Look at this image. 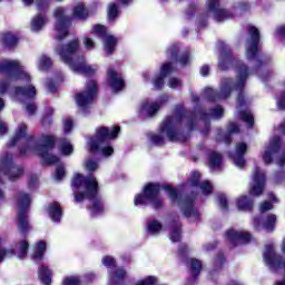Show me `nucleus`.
<instances>
[{
  "mask_svg": "<svg viewBox=\"0 0 285 285\" xmlns=\"http://www.w3.org/2000/svg\"><path fill=\"white\" fill-rule=\"evenodd\" d=\"M27 128L28 127L26 124H21L8 146H17V144H22L23 147L20 149L21 155L35 153L36 155H39V157H41L47 164H57V161H59V157L50 154V150L55 148V137L50 135L42 136L39 144H37L35 138L31 136L26 137Z\"/></svg>",
  "mask_w": 285,
  "mask_h": 285,
  "instance_id": "1",
  "label": "nucleus"
},
{
  "mask_svg": "<svg viewBox=\"0 0 285 285\" xmlns=\"http://www.w3.org/2000/svg\"><path fill=\"white\" fill-rule=\"evenodd\" d=\"M71 186L76 202H83V199L91 202V215H99L104 210L101 199L97 197L99 195V183H97V178L94 176L86 178L81 174H75Z\"/></svg>",
  "mask_w": 285,
  "mask_h": 285,
  "instance_id": "2",
  "label": "nucleus"
},
{
  "mask_svg": "<svg viewBox=\"0 0 285 285\" xmlns=\"http://www.w3.org/2000/svg\"><path fill=\"white\" fill-rule=\"evenodd\" d=\"M79 38H75L65 46H58L56 48V52L59 55L62 61L69 66L72 72L87 76L95 75V72H97V66L86 65L83 57H77V52H79Z\"/></svg>",
  "mask_w": 285,
  "mask_h": 285,
  "instance_id": "3",
  "label": "nucleus"
},
{
  "mask_svg": "<svg viewBox=\"0 0 285 285\" xmlns=\"http://www.w3.org/2000/svg\"><path fill=\"white\" fill-rule=\"evenodd\" d=\"M0 73L7 75V80H0V95H6L10 83L14 81H24L28 83L31 78L30 73L26 71V68L19 60H1L0 61Z\"/></svg>",
  "mask_w": 285,
  "mask_h": 285,
  "instance_id": "4",
  "label": "nucleus"
},
{
  "mask_svg": "<svg viewBox=\"0 0 285 285\" xmlns=\"http://www.w3.org/2000/svg\"><path fill=\"white\" fill-rule=\"evenodd\" d=\"M236 72H237V80L233 85V88L235 90H238L239 92L238 99H237V112L240 119H243V121H245V124H247L249 128H253V124H255L253 114L248 109H245L242 111V108H246V100H244V95L242 94V90H244L246 79H248V68L246 67V65H238L236 68Z\"/></svg>",
  "mask_w": 285,
  "mask_h": 285,
  "instance_id": "5",
  "label": "nucleus"
},
{
  "mask_svg": "<svg viewBox=\"0 0 285 285\" xmlns=\"http://www.w3.org/2000/svg\"><path fill=\"white\" fill-rule=\"evenodd\" d=\"M121 128L119 126H115L111 129L106 128V127H100L96 130V137L91 138L88 142V146L90 148L91 153H97V150H101L102 155L105 157H110L112 153H115V149L110 146L102 147L106 141H110V139H115Z\"/></svg>",
  "mask_w": 285,
  "mask_h": 285,
  "instance_id": "6",
  "label": "nucleus"
},
{
  "mask_svg": "<svg viewBox=\"0 0 285 285\" xmlns=\"http://www.w3.org/2000/svg\"><path fill=\"white\" fill-rule=\"evenodd\" d=\"M164 190L168 195L171 204L178 206L185 217H188L191 222H197L199 212L195 208V200L193 198L179 196L177 189L171 186L164 187Z\"/></svg>",
  "mask_w": 285,
  "mask_h": 285,
  "instance_id": "7",
  "label": "nucleus"
},
{
  "mask_svg": "<svg viewBox=\"0 0 285 285\" xmlns=\"http://www.w3.org/2000/svg\"><path fill=\"white\" fill-rule=\"evenodd\" d=\"M179 124H187L188 128H193V118H190L188 112L184 111V109L175 114L174 117H168L166 121L163 122L160 126L161 135H166L169 141H177L179 137H177L175 129Z\"/></svg>",
  "mask_w": 285,
  "mask_h": 285,
  "instance_id": "8",
  "label": "nucleus"
},
{
  "mask_svg": "<svg viewBox=\"0 0 285 285\" xmlns=\"http://www.w3.org/2000/svg\"><path fill=\"white\" fill-rule=\"evenodd\" d=\"M159 190H161V186L159 184H148L144 188L142 194H138L135 197V206H146L147 204H151L153 208H161V206H164V202L161 198H158Z\"/></svg>",
  "mask_w": 285,
  "mask_h": 285,
  "instance_id": "9",
  "label": "nucleus"
},
{
  "mask_svg": "<svg viewBox=\"0 0 285 285\" xmlns=\"http://www.w3.org/2000/svg\"><path fill=\"white\" fill-rule=\"evenodd\" d=\"M273 159L278 166H284L285 164V145L277 136L269 140L263 154V161L265 164H273Z\"/></svg>",
  "mask_w": 285,
  "mask_h": 285,
  "instance_id": "10",
  "label": "nucleus"
},
{
  "mask_svg": "<svg viewBox=\"0 0 285 285\" xmlns=\"http://www.w3.org/2000/svg\"><path fill=\"white\" fill-rule=\"evenodd\" d=\"M32 199L30 195L19 191L16 197V204L18 206V228L20 233L26 235L27 230H30V225L28 224V209L30 208V203Z\"/></svg>",
  "mask_w": 285,
  "mask_h": 285,
  "instance_id": "11",
  "label": "nucleus"
},
{
  "mask_svg": "<svg viewBox=\"0 0 285 285\" xmlns=\"http://www.w3.org/2000/svg\"><path fill=\"white\" fill-rule=\"evenodd\" d=\"M55 35L58 41H63L68 37V28H70V16L66 13L65 9L58 8L55 10Z\"/></svg>",
  "mask_w": 285,
  "mask_h": 285,
  "instance_id": "12",
  "label": "nucleus"
},
{
  "mask_svg": "<svg viewBox=\"0 0 285 285\" xmlns=\"http://www.w3.org/2000/svg\"><path fill=\"white\" fill-rule=\"evenodd\" d=\"M95 97H97V81H87L85 91L76 96V102L79 109L83 112L86 108H90L91 104H95Z\"/></svg>",
  "mask_w": 285,
  "mask_h": 285,
  "instance_id": "13",
  "label": "nucleus"
},
{
  "mask_svg": "<svg viewBox=\"0 0 285 285\" xmlns=\"http://www.w3.org/2000/svg\"><path fill=\"white\" fill-rule=\"evenodd\" d=\"M0 173H3L11 181H14V179H19L23 175V168L14 166L11 154L3 153L0 157Z\"/></svg>",
  "mask_w": 285,
  "mask_h": 285,
  "instance_id": "14",
  "label": "nucleus"
},
{
  "mask_svg": "<svg viewBox=\"0 0 285 285\" xmlns=\"http://www.w3.org/2000/svg\"><path fill=\"white\" fill-rule=\"evenodd\" d=\"M204 92L205 97L210 99V101H224V99H228V97H230V92H233V80L224 78L220 82L219 92L213 90V88H206Z\"/></svg>",
  "mask_w": 285,
  "mask_h": 285,
  "instance_id": "15",
  "label": "nucleus"
},
{
  "mask_svg": "<svg viewBox=\"0 0 285 285\" xmlns=\"http://www.w3.org/2000/svg\"><path fill=\"white\" fill-rule=\"evenodd\" d=\"M91 35H96V37H100V39L104 40V48L107 55H112V52H115V48H117V38L108 33L106 27L100 24L94 26Z\"/></svg>",
  "mask_w": 285,
  "mask_h": 285,
  "instance_id": "16",
  "label": "nucleus"
},
{
  "mask_svg": "<svg viewBox=\"0 0 285 285\" xmlns=\"http://www.w3.org/2000/svg\"><path fill=\"white\" fill-rule=\"evenodd\" d=\"M207 17H213L216 21H226V19H230L233 13L222 9L220 0H207Z\"/></svg>",
  "mask_w": 285,
  "mask_h": 285,
  "instance_id": "17",
  "label": "nucleus"
},
{
  "mask_svg": "<svg viewBox=\"0 0 285 285\" xmlns=\"http://www.w3.org/2000/svg\"><path fill=\"white\" fill-rule=\"evenodd\" d=\"M248 35L249 39L246 46L247 59H255L259 52V30L254 26H249Z\"/></svg>",
  "mask_w": 285,
  "mask_h": 285,
  "instance_id": "18",
  "label": "nucleus"
},
{
  "mask_svg": "<svg viewBox=\"0 0 285 285\" xmlns=\"http://www.w3.org/2000/svg\"><path fill=\"white\" fill-rule=\"evenodd\" d=\"M168 101V96H164L160 100L158 101H149L145 100L141 102L140 108H139V115L142 118L146 117H153L154 115H157L161 106Z\"/></svg>",
  "mask_w": 285,
  "mask_h": 285,
  "instance_id": "19",
  "label": "nucleus"
},
{
  "mask_svg": "<svg viewBox=\"0 0 285 285\" xmlns=\"http://www.w3.org/2000/svg\"><path fill=\"white\" fill-rule=\"evenodd\" d=\"M264 188H266V176L264 171H262L259 168H256L253 174L249 195H252V197H259V195L264 193Z\"/></svg>",
  "mask_w": 285,
  "mask_h": 285,
  "instance_id": "20",
  "label": "nucleus"
},
{
  "mask_svg": "<svg viewBox=\"0 0 285 285\" xmlns=\"http://www.w3.org/2000/svg\"><path fill=\"white\" fill-rule=\"evenodd\" d=\"M226 239H228L234 246H237L238 244H246L247 242H250V234L244 230L230 229L226 233Z\"/></svg>",
  "mask_w": 285,
  "mask_h": 285,
  "instance_id": "21",
  "label": "nucleus"
},
{
  "mask_svg": "<svg viewBox=\"0 0 285 285\" xmlns=\"http://www.w3.org/2000/svg\"><path fill=\"white\" fill-rule=\"evenodd\" d=\"M108 75V86H110L112 92H121L125 88L124 78L117 71L109 69Z\"/></svg>",
  "mask_w": 285,
  "mask_h": 285,
  "instance_id": "22",
  "label": "nucleus"
},
{
  "mask_svg": "<svg viewBox=\"0 0 285 285\" xmlns=\"http://www.w3.org/2000/svg\"><path fill=\"white\" fill-rule=\"evenodd\" d=\"M37 95V89L32 85L24 88H16L13 98L16 101H28V99H33Z\"/></svg>",
  "mask_w": 285,
  "mask_h": 285,
  "instance_id": "23",
  "label": "nucleus"
},
{
  "mask_svg": "<svg viewBox=\"0 0 285 285\" xmlns=\"http://www.w3.org/2000/svg\"><path fill=\"white\" fill-rule=\"evenodd\" d=\"M171 72H175V67H173V63L167 62L163 65L160 69V73L158 77H156L153 81L154 87L159 90L160 88L164 87V78L168 77Z\"/></svg>",
  "mask_w": 285,
  "mask_h": 285,
  "instance_id": "24",
  "label": "nucleus"
},
{
  "mask_svg": "<svg viewBox=\"0 0 285 285\" xmlns=\"http://www.w3.org/2000/svg\"><path fill=\"white\" fill-rule=\"evenodd\" d=\"M275 222H277V216L275 215H269L267 219L262 224V219L259 218H254V228L256 230H264L271 232L275 228Z\"/></svg>",
  "mask_w": 285,
  "mask_h": 285,
  "instance_id": "25",
  "label": "nucleus"
},
{
  "mask_svg": "<svg viewBox=\"0 0 285 285\" xmlns=\"http://www.w3.org/2000/svg\"><path fill=\"white\" fill-rule=\"evenodd\" d=\"M246 144L240 142L236 146V153L233 156V160L235 166H237V168H244V166H246V160L244 159V155L246 154Z\"/></svg>",
  "mask_w": 285,
  "mask_h": 285,
  "instance_id": "26",
  "label": "nucleus"
},
{
  "mask_svg": "<svg viewBox=\"0 0 285 285\" xmlns=\"http://www.w3.org/2000/svg\"><path fill=\"white\" fill-rule=\"evenodd\" d=\"M48 214L52 222H61L62 212L59 203L50 204L48 208Z\"/></svg>",
  "mask_w": 285,
  "mask_h": 285,
  "instance_id": "27",
  "label": "nucleus"
},
{
  "mask_svg": "<svg viewBox=\"0 0 285 285\" xmlns=\"http://www.w3.org/2000/svg\"><path fill=\"white\" fill-rule=\"evenodd\" d=\"M210 170H219L222 168V156L215 151L209 154Z\"/></svg>",
  "mask_w": 285,
  "mask_h": 285,
  "instance_id": "28",
  "label": "nucleus"
},
{
  "mask_svg": "<svg viewBox=\"0 0 285 285\" xmlns=\"http://www.w3.org/2000/svg\"><path fill=\"white\" fill-rule=\"evenodd\" d=\"M39 279L43 285L52 284V273L46 267L39 268Z\"/></svg>",
  "mask_w": 285,
  "mask_h": 285,
  "instance_id": "29",
  "label": "nucleus"
},
{
  "mask_svg": "<svg viewBox=\"0 0 285 285\" xmlns=\"http://www.w3.org/2000/svg\"><path fill=\"white\" fill-rule=\"evenodd\" d=\"M47 21L48 20H46V17L41 14L36 16L31 20V30H33V32H39V30L46 26Z\"/></svg>",
  "mask_w": 285,
  "mask_h": 285,
  "instance_id": "30",
  "label": "nucleus"
},
{
  "mask_svg": "<svg viewBox=\"0 0 285 285\" xmlns=\"http://www.w3.org/2000/svg\"><path fill=\"white\" fill-rule=\"evenodd\" d=\"M237 207L239 210H253V199L248 196H240L237 199Z\"/></svg>",
  "mask_w": 285,
  "mask_h": 285,
  "instance_id": "31",
  "label": "nucleus"
},
{
  "mask_svg": "<svg viewBox=\"0 0 285 285\" xmlns=\"http://www.w3.org/2000/svg\"><path fill=\"white\" fill-rule=\"evenodd\" d=\"M43 253H46V243L40 242L33 249V254H32L33 262H41V259H43Z\"/></svg>",
  "mask_w": 285,
  "mask_h": 285,
  "instance_id": "32",
  "label": "nucleus"
},
{
  "mask_svg": "<svg viewBox=\"0 0 285 285\" xmlns=\"http://www.w3.org/2000/svg\"><path fill=\"white\" fill-rule=\"evenodd\" d=\"M28 240H21L18 245H16V255L18 259H23L28 255Z\"/></svg>",
  "mask_w": 285,
  "mask_h": 285,
  "instance_id": "33",
  "label": "nucleus"
},
{
  "mask_svg": "<svg viewBox=\"0 0 285 285\" xmlns=\"http://www.w3.org/2000/svg\"><path fill=\"white\" fill-rule=\"evenodd\" d=\"M126 277L124 269L109 271V279L112 284H119Z\"/></svg>",
  "mask_w": 285,
  "mask_h": 285,
  "instance_id": "34",
  "label": "nucleus"
},
{
  "mask_svg": "<svg viewBox=\"0 0 285 285\" xmlns=\"http://www.w3.org/2000/svg\"><path fill=\"white\" fill-rule=\"evenodd\" d=\"M75 19H86L88 18V9L83 3H79L73 8Z\"/></svg>",
  "mask_w": 285,
  "mask_h": 285,
  "instance_id": "35",
  "label": "nucleus"
},
{
  "mask_svg": "<svg viewBox=\"0 0 285 285\" xmlns=\"http://www.w3.org/2000/svg\"><path fill=\"white\" fill-rule=\"evenodd\" d=\"M2 42L4 46H7V48H14V45L19 42V38L12 33H4L2 36Z\"/></svg>",
  "mask_w": 285,
  "mask_h": 285,
  "instance_id": "36",
  "label": "nucleus"
},
{
  "mask_svg": "<svg viewBox=\"0 0 285 285\" xmlns=\"http://www.w3.org/2000/svg\"><path fill=\"white\" fill-rule=\"evenodd\" d=\"M59 150L65 156L72 155V150H73L72 144H70V141L66 139H61L59 145Z\"/></svg>",
  "mask_w": 285,
  "mask_h": 285,
  "instance_id": "37",
  "label": "nucleus"
},
{
  "mask_svg": "<svg viewBox=\"0 0 285 285\" xmlns=\"http://www.w3.org/2000/svg\"><path fill=\"white\" fill-rule=\"evenodd\" d=\"M52 66V60L48 56H41L38 60V69L41 71L48 70Z\"/></svg>",
  "mask_w": 285,
  "mask_h": 285,
  "instance_id": "38",
  "label": "nucleus"
},
{
  "mask_svg": "<svg viewBox=\"0 0 285 285\" xmlns=\"http://www.w3.org/2000/svg\"><path fill=\"white\" fill-rule=\"evenodd\" d=\"M229 59L230 52H228L226 49H223L218 61L220 70H226V63H228Z\"/></svg>",
  "mask_w": 285,
  "mask_h": 285,
  "instance_id": "39",
  "label": "nucleus"
},
{
  "mask_svg": "<svg viewBox=\"0 0 285 285\" xmlns=\"http://www.w3.org/2000/svg\"><path fill=\"white\" fill-rule=\"evenodd\" d=\"M220 117H224V109L218 106L208 116L203 117V119H220Z\"/></svg>",
  "mask_w": 285,
  "mask_h": 285,
  "instance_id": "40",
  "label": "nucleus"
},
{
  "mask_svg": "<svg viewBox=\"0 0 285 285\" xmlns=\"http://www.w3.org/2000/svg\"><path fill=\"white\" fill-rule=\"evenodd\" d=\"M119 17V8L116 3H110L108 7V19L109 21H115Z\"/></svg>",
  "mask_w": 285,
  "mask_h": 285,
  "instance_id": "41",
  "label": "nucleus"
},
{
  "mask_svg": "<svg viewBox=\"0 0 285 285\" xmlns=\"http://www.w3.org/2000/svg\"><path fill=\"white\" fill-rule=\"evenodd\" d=\"M190 268H191V275L196 277V275H199V273H202V262L193 258L190 261Z\"/></svg>",
  "mask_w": 285,
  "mask_h": 285,
  "instance_id": "42",
  "label": "nucleus"
},
{
  "mask_svg": "<svg viewBox=\"0 0 285 285\" xmlns=\"http://www.w3.org/2000/svg\"><path fill=\"white\" fill-rule=\"evenodd\" d=\"M147 230L151 234V235H157V233H159V230H161V223L154 220L150 222L147 225Z\"/></svg>",
  "mask_w": 285,
  "mask_h": 285,
  "instance_id": "43",
  "label": "nucleus"
},
{
  "mask_svg": "<svg viewBox=\"0 0 285 285\" xmlns=\"http://www.w3.org/2000/svg\"><path fill=\"white\" fill-rule=\"evenodd\" d=\"M199 178H200L199 173L197 171L191 173V176L187 181L188 186H191V187L199 186Z\"/></svg>",
  "mask_w": 285,
  "mask_h": 285,
  "instance_id": "44",
  "label": "nucleus"
},
{
  "mask_svg": "<svg viewBox=\"0 0 285 285\" xmlns=\"http://www.w3.org/2000/svg\"><path fill=\"white\" fill-rule=\"evenodd\" d=\"M169 239L171 242H179L181 239V232L179 230V226L174 227L171 229V234H170Z\"/></svg>",
  "mask_w": 285,
  "mask_h": 285,
  "instance_id": "45",
  "label": "nucleus"
},
{
  "mask_svg": "<svg viewBox=\"0 0 285 285\" xmlns=\"http://www.w3.org/2000/svg\"><path fill=\"white\" fill-rule=\"evenodd\" d=\"M199 188L203 193V195H210V193H213V185H210V183L208 181H204L199 185Z\"/></svg>",
  "mask_w": 285,
  "mask_h": 285,
  "instance_id": "46",
  "label": "nucleus"
},
{
  "mask_svg": "<svg viewBox=\"0 0 285 285\" xmlns=\"http://www.w3.org/2000/svg\"><path fill=\"white\" fill-rule=\"evenodd\" d=\"M155 284H157V277H154V276H148L136 283V285H155Z\"/></svg>",
  "mask_w": 285,
  "mask_h": 285,
  "instance_id": "47",
  "label": "nucleus"
},
{
  "mask_svg": "<svg viewBox=\"0 0 285 285\" xmlns=\"http://www.w3.org/2000/svg\"><path fill=\"white\" fill-rule=\"evenodd\" d=\"M62 285H79V276H67L62 281Z\"/></svg>",
  "mask_w": 285,
  "mask_h": 285,
  "instance_id": "48",
  "label": "nucleus"
},
{
  "mask_svg": "<svg viewBox=\"0 0 285 285\" xmlns=\"http://www.w3.org/2000/svg\"><path fill=\"white\" fill-rule=\"evenodd\" d=\"M168 86L171 89H179V88H181L183 83L179 80V78H170L168 81Z\"/></svg>",
  "mask_w": 285,
  "mask_h": 285,
  "instance_id": "49",
  "label": "nucleus"
},
{
  "mask_svg": "<svg viewBox=\"0 0 285 285\" xmlns=\"http://www.w3.org/2000/svg\"><path fill=\"white\" fill-rule=\"evenodd\" d=\"M102 264L104 266H106L107 268H115V258L110 257V256H106L102 258Z\"/></svg>",
  "mask_w": 285,
  "mask_h": 285,
  "instance_id": "50",
  "label": "nucleus"
},
{
  "mask_svg": "<svg viewBox=\"0 0 285 285\" xmlns=\"http://www.w3.org/2000/svg\"><path fill=\"white\" fill-rule=\"evenodd\" d=\"M97 168H99V164L97 161H95L94 159L87 160V164H86L87 170L92 173V171L97 170Z\"/></svg>",
  "mask_w": 285,
  "mask_h": 285,
  "instance_id": "51",
  "label": "nucleus"
},
{
  "mask_svg": "<svg viewBox=\"0 0 285 285\" xmlns=\"http://www.w3.org/2000/svg\"><path fill=\"white\" fill-rule=\"evenodd\" d=\"M65 175H66V169L63 168V166L59 165L56 169V180L61 181Z\"/></svg>",
  "mask_w": 285,
  "mask_h": 285,
  "instance_id": "52",
  "label": "nucleus"
},
{
  "mask_svg": "<svg viewBox=\"0 0 285 285\" xmlns=\"http://www.w3.org/2000/svg\"><path fill=\"white\" fill-rule=\"evenodd\" d=\"M82 43L87 50H95V40L92 38L86 37Z\"/></svg>",
  "mask_w": 285,
  "mask_h": 285,
  "instance_id": "53",
  "label": "nucleus"
},
{
  "mask_svg": "<svg viewBox=\"0 0 285 285\" xmlns=\"http://www.w3.org/2000/svg\"><path fill=\"white\" fill-rule=\"evenodd\" d=\"M150 139L151 144H155L156 146H163L164 144V136L161 135H153Z\"/></svg>",
  "mask_w": 285,
  "mask_h": 285,
  "instance_id": "54",
  "label": "nucleus"
},
{
  "mask_svg": "<svg viewBox=\"0 0 285 285\" xmlns=\"http://www.w3.org/2000/svg\"><path fill=\"white\" fill-rule=\"evenodd\" d=\"M261 213L273 210V204L271 202H264L259 205Z\"/></svg>",
  "mask_w": 285,
  "mask_h": 285,
  "instance_id": "55",
  "label": "nucleus"
},
{
  "mask_svg": "<svg viewBox=\"0 0 285 285\" xmlns=\"http://www.w3.org/2000/svg\"><path fill=\"white\" fill-rule=\"evenodd\" d=\"M12 255H14L12 249H0V262H2L6 257H12Z\"/></svg>",
  "mask_w": 285,
  "mask_h": 285,
  "instance_id": "56",
  "label": "nucleus"
},
{
  "mask_svg": "<svg viewBox=\"0 0 285 285\" xmlns=\"http://www.w3.org/2000/svg\"><path fill=\"white\" fill-rule=\"evenodd\" d=\"M26 111L28 115H35V112H37V105H35V102L27 104Z\"/></svg>",
  "mask_w": 285,
  "mask_h": 285,
  "instance_id": "57",
  "label": "nucleus"
},
{
  "mask_svg": "<svg viewBox=\"0 0 285 285\" xmlns=\"http://www.w3.org/2000/svg\"><path fill=\"white\" fill-rule=\"evenodd\" d=\"M218 200L220 204V208H223V210H226L228 208V200L226 199V196L224 195L218 196Z\"/></svg>",
  "mask_w": 285,
  "mask_h": 285,
  "instance_id": "58",
  "label": "nucleus"
},
{
  "mask_svg": "<svg viewBox=\"0 0 285 285\" xmlns=\"http://www.w3.org/2000/svg\"><path fill=\"white\" fill-rule=\"evenodd\" d=\"M63 130L66 134L70 132L72 130V119H66L63 122Z\"/></svg>",
  "mask_w": 285,
  "mask_h": 285,
  "instance_id": "59",
  "label": "nucleus"
},
{
  "mask_svg": "<svg viewBox=\"0 0 285 285\" xmlns=\"http://www.w3.org/2000/svg\"><path fill=\"white\" fill-rule=\"evenodd\" d=\"M228 132L230 135H235V132H239V126L237 124H235V122L229 124Z\"/></svg>",
  "mask_w": 285,
  "mask_h": 285,
  "instance_id": "60",
  "label": "nucleus"
},
{
  "mask_svg": "<svg viewBox=\"0 0 285 285\" xmlns=\"http://www.w3.org/2000/svg\"><path fill=\"white\" fill-rule=\"evenodd\" d=\"M167 52L170 55L171 59H175V57H177V45L169 47Z\"/></svg>",
  "mask_w": 285,
  "mask_h": 285,
  "instance_id": "61",
  "label": "nucleus"
},
{
  "mask_svg": "<svg viewBox=\"0 0 285 285\" xmlns=\"http://www.w3.org/2000/svg\"><path fill=\"white\" fill-rule=\"evenodd\" d=\"M177 61L178 63H180V66H186L187 63L190 62V57L181 56Z\"/></svg>",
  "mask_w": 285,
  "mask_h": 285,
  "instance_id": "62",
  "label": "nucleus"
},
{
  "mask_svg": "<svg viewBox=\"0 0 285 285\" xmlns=\"http://www.w3.org/2000/svg\"><path fill=\"white\" fill-rule=\"evenodd\" d=\"M210 72V67H208V65H204L202 68H200V75L203 77H208V73Z\"/></svg>",
  "mask_w": 285,
  "mask_h": 285,
  "instance_id": "63",
  "label": "nucleus"
},
{
  "mask_svg": "<svg viewBox=\"0 0 285 285\" xmlns=\"http://www.w3.org/2000/svg\"><path fill=\"white\" fill-rule=\"evenodd\" d=\"M276 35H277L278 37H285V26L278 27V28L276 29Z\"/></svg>",
  "mask_w": 285,
  "mask_h": 285,
  "instance_id": "64",
  "label": "nucleus"
}]
</instances>
